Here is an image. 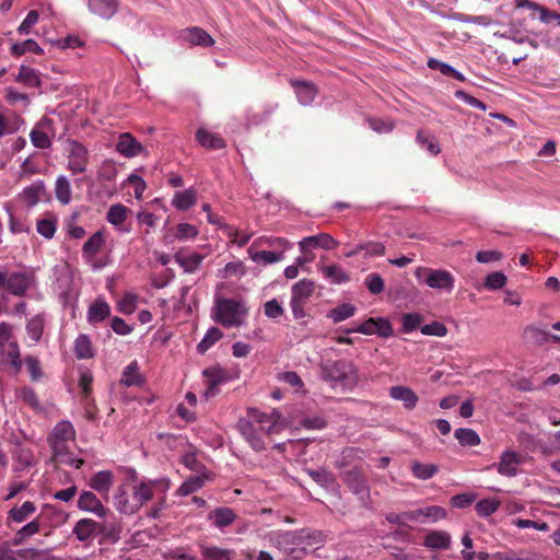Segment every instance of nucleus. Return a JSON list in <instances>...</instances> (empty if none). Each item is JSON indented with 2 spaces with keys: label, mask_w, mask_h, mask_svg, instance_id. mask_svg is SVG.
<instances>
[{
  "label": "nucleus",
  "mask_w": 560,
  "mask_h": 560,
  "mask_svg": "<svg viewBox=\"0 0 560 560\" xmlns=\"http://www.w3.org/2000/svg\"><path fill=\"white\" fill-rule=\"evenodd\" d=\"M279 418L280 415L276 410L266 413L257 409H252L248 411L247 420L253 421L254 425L257 427L261 432H264V434H270L276 431Z\"/></svg>",
  "instance_id": "ddd939ff"
},
{
  "label": "nucleus",
  "mask_w": 560,
  "mask_h": 560,
  "mask_svg": "<svg viewBox=\"0 0 560 560\" xmlns=\"http://www.w3.org/2000/svg\"><path fill=\"white\" fill-rule=\"evenodd\" d=\"M197 200V194L192 188L176 191L173 199L172 206L177 210H188L191 208Z\"/></svg>",
  "instance_id": "473e14b6"
},
{
  "label": "nucleus",
  "mask_w": 560,
  "mask_h": 560,
  "mask_svg": "<svg viewBox=\"0 0 560 560\" xmlns=\"http://www.w3.org/2000/svg\"><path fill=\"white\" fill-rule=\"evenodd\" d=\"M116 150L125 158L131 159L143 151V145L130 133L125 132L119 136Z\"/></svg>",
  "instance_id": "aec40b11"
},
{
  "label": "nucleus",
  "mask_w": 560,
  "mask_h": 560,
  "mask_svg": "<svg viewBox=\"0 0 560 560\" xmlns=\"http://www.w3.org/2000/svg\"><path fill=\"white\" fill-rule=\"evenodd\" d=\"M522 457L514 451H504L498 464H492L488 469L497 467L498 472L505 477H514L518 472V467L522 465Z\"/></svg>",
  "instance_id": "4468645a"
},
{
  "label": "nucleus",
  "mask_w": 560,
  "mask_h": 560,
  "mask_svg": "<svg viewBox=\"0 0 560 560\" xmlns=\"http://www.w3.org/2000/svg\"><path fill=\"white\" fill-rule=\"evenodd\" d=\"M37 508L32 501H24L20 505L11 508L7 515V525L11 526L12 523L22 524L30 520L36 512Z\"/></svg>",
  "instance_id": "a211bd4d"
},
{
  "label": "nucleus",
  "mask_w": 560,
  "mask_h": 560,
  "mask_svg": "<svg viewBox=\"0 0 560 560\" xmlns=\"http://www.w3.org/2000/svg\"><path fill=\"white\" fill-rule=\"evenodd\" d=\"M248 316V306L243 300L217 296L212 308V319L226 327L242 326Z\"/></svg>",
  "instance_id": "f257e3e1"
},
{
  "label": "nucleus",
  "mask_w": 560,
  "mask_h": 560,
  "mask_svg": "<svg viewBox=\"0 0 560 560\" xmlns=\"http://www.w3.org/2000/svg\"><path fill=\"white\" fill-rule=\"evenodd\" d=\"M198 143L207 149L219 150L225 148V141L217 133H212L206 128H199L196 132Z\"/></svg>",
  "instance_id": "c756f323"
},
{
  "label": "nucleus",
  "mask_w": 560,
  "mask_h": 560,
  "mask_svg": "<svg viewBox=\"0 0 560 560\" xmlns=\"http://www.w3.org/2000/svg\"><path fill=\"white\" fill-rule=\"evenodd\" d=\"M269 545L278 548L284 553H292L293 547L301 540V536L296 532L290 530H272L267 535Z\"/></svg>",
  "instance_id": "9b49d317"
},
{
  "label": "nucleus",
  "mask_w": 560,
  "mask_h": 560,
  "mask_svg": "<svg viewBox=\"0 0 560 560\" xmlns=\"http://www.w3.org/2000/svg\"><path fill=\"white\" fill-rule=\"evenodd\" d=\"M130 482L132 483L138 494L141 506H143L147 502L156 495H164L171 487L170 479L165 477L156 479H138L135 470H132Z\"/></svg>",
  "instance_id": "7ed1b4c3"
},
{
  "label": "nucleus",
  "mask_w": 560,
  "mask_h": 560,
  "mask_svg": "<svg viewBox=\"0 0 560 560\" xmlns=\"http://www.w3.org/2000/svg\"><path fill=\"white\" fill-rule=\"evenodd\" d=\"M386 521L392 524H397L399 526H407L409 523H415L413 511L402 512V513H387L385 516Z\"/></svg>",
  "instance_id": "69168bd1"
},
{
  "label": "nucleus",
  "mask_w": 560,
  "mask_h": 560,
  "mask_svg": "<svg viewBox=\"0 0 560 560\" xmlns=\"http://www.w3.org/2000/svg\"><path fill=\"white\" fill-rule=\"evenodd\" d=\"M66 151L68 153L67 168L73 174H82L89 164V150L77 140H68Z\"/></svg>",
  "instance_id": "0eeeda50"
},
{
  "label": "nucleus",
  "mask_w": 560,
  "mask_h": 560,
  "mask_svg": "<svg viewBox=\"0 0 560 560\" xmlns=\"http://www.w3.org/2000/svg\"><path fill=\"white\" fill-rule=\"evenodd\" d=\"M110 314V307L107 302L102 299L96 300L90 305L86 318L91 324L101 323L106 319Z\"/></svg>",
  "instance_id": "2f4dec72"
},
{
  "label": "nucleus",
  "mask_w": 560,
  "mask_h": 560,
  "mask_svg": "<svg viewBox=\"0 0 560 560\" xmlns=\"http://www.w3.org/2000/svg\"><path fill=\"white\" fill-rule=\"evenodd\" d=\"M104 235L101 231L95 232L83 245L82 256L93 270H100L107 265L106 260L97 259L96 254L104 245Z\"/></svg>",
  "instance_id": "1a4fd4ad"
},
{
  "label": "nucleus",
  "mask_w": 560,
  "mask_h": 560,
  "mask_svg": "<svg viewBox=\"0 0 560 560\" xmlns=\"http://www.w3.org/2000/svg\"><path fill=\"white\" fill-rule=\"evenodd\" d=\"M294 88L298 101L301 105L307 106L313 103L317 96V89L313 83L305 81H291Z\"/></svg>",
  "instance_id": "c85d7f7f"
},
{
  "label": "nucleus",
  "mask_w": 560,
  "mask_h": 560,
  "mask_svg": "<svg viewBox=\"0 0 560 560\" xmlns=\"http://www.w3.org/2000/svg\"><path fill=\"white\" fill-rule=\"evenodd\" d=\"M322 377L332 388L352 389L359 382L355 365L347 360L328 361L320 366Z\"/></svg>",
  "instance_id": "f03ea898"
},
{
  "label": "nucleus",
  "mask_w": 560,
  "mask_h": 560,
  "mask_svg": "<svg viewBox=\"0 0 560 560\" xmlns=\"http://www.w3.org/2000/svg\"><path fill=\"white\" fill-rule=\"evenodd\" d=\"M57 229V220L54 217L43 218L37 221V232L47 240L54 237Z\"/></svg>",
  "instance_id": "bf43d9fd"
},
{
  "label": "nucleus",
  "mask_w": 560,
  "mask_h": 560,
  "mask_svg": "<svg viewBox=\"0 0 560 560\" xmlns=\"http://www.w3.org/2000/svg\"><path fill=\"white\" fill-rule=\"evenodd\" d=\"M203 258H205L203 255L197 254V253H191V254L186 255V256H182V255H176L175 256L176 262L187 273L196 272L199 269Z\"/></svg>",
  "instance_id": "79ce46f5"
},
{
  "label": "nucleus",
  "mask_w": 560,
  "mask_h": 560,
  "mask_svg": "<svg viewBox=\"0 0 560 560\" xmlns=\"http://www.w3.org/2000/svg\"><path fill=\"white\" fill-rule=\"evenodd\" d=\"M199 230L196 225L190 223H179L174 229V240L185 242L194 240L198 236Z\"/></svg>",
  "instance_id": "de8ad7c7"
},
{
  "label": "nucleus",
  "mask_w": 560,
  "mask_h": 560,
  "mask_svg": "<svg viewBox=\"0 0 560 560\" xmlns=\"http://www.w3.org/2000/svg\"><path fill=\"white\" fill-rule=\"evenodd\" d=\"M439 468L434 464H423L420 462H413L411 464V471L413 476L420 480H428L432 478Z\"/></svg>",
  "instance_id": "8fccbe9b"
},
{
  "label": "nucleus",
  "mask_w": 560,
  "mask_h": 560,
  "mask_svg": "<svg viewBox=\"0 0 560 560\" xmlns=\"http://www.w3.org/2000/svg\"><path fill=\"white\" fill-rule=\"evenodd\" d=\"M203 375L208 378L209 386L206 390L207 396H213L219 384L226 381V374L221 368L214 366L203 371Z\"/></svg>",
  "instance_id": "58836bf2"
},
{
  "label": "nucleus",
  "mask_w": 560,
  "mask_h": 560,
  "mask_svg": "<svg viewBox=\"0 0 560 560\" xmlns=\"http://www.w3.org/2000/svg\"><path fill=\"white\" fill-rule=\"evenodd\" d=\"M182 39L195 46L210 47L214 39L202 28L194 26L182 32Z\"/></svg>",
  "instance_id": "a878e982"
},
{
  "label": "nucleus",
  "mask_w": 560,
  "mask_h": 560,
  "mask_svg": "<svg viewBox=\"0 0 560 560\" xmlns=\"http://www.w3.org/2000/svg\"><path fill=\"white\" fill-rule=\"evenodd\" d=\"M74 440L75 429L69 420L57 422L47 438L55 456L65 455L68 451L69 443Z\"/></svg>",
  "instance_id": "39448f33"
},
{
  "label": "nucleus",
  "mask_w": 560,
  "mask_h": 560,
  "mask_svg": "<svg viewBox=\"0 0 560 560\" xmlns=\"http://www.w3.org/2000/svg\"><path fill=\"white\" fill-rule=\"evenodd\" d=\"M415 523H435L446 517V511L442 506L429 505L413 510Z\"/></svg>",
  "instance_id": "cd10ccee"
},
{
  "label": "nucleus",
  "mask_w": 560,
  "mask_h": 560,
  "mask_svg": "<svg viewBox=\"0 0 560 560\" xmlns=\"http://www.w3.org/2000/svg\"><path fill=\"white\" fill-rule=\"evenodd\" d=\"M101 526L97 522L91 518H82L78 521L73 527V535L78 540L88 542L95 537Z\"/></svg>",
  "instance_id": "4be33fe9"
},
{
  "label": "nucleus",
  "mask_w": 560,
  "mask_h": 560,
  "mask_svg": "<svg viewBox=\"0 0 560 560\" xmlns=\"http://www.w3.org/2000/svg\"><path fill=\"white\" fill-rule=\"evenodd\" d=\"M120 383L127 387L143 385L144 378L142 377L136 361L131 362L124 369Z\"/></svg>",
  "instance_id": "72a5a7b5"
},
{
  "label": "nucleus",
  "mask_w": 560,
  "mask_h": 560,
  "mask_svg": "<svg viewBox=\"0 0 560 560\" xmlns=\"http://www.w3.org/2000/svg\"><path fill=\"white\" fill-rule=\"evenodd\" d=\"M237 429L254 451L261 452L266 448L262 440L264 432L255 427L253 421L240 419L237 422Z\"/></svg>",
  "instance_id": "f8f14e48"
},
{
  "label": "nucleus",
  "mask_w": 560,
  "mask_h": 560,
  "mask_svg": "<svg viewBox=\"0 0 560 560\" xmlns=\"http://www.w3.org/2000/svg\"><path fill=\"white\" fill-rule=\"evenodd\" d=\"M428 66L431 69H438L444 75L452 77L458 81H464V75L448 63L431 58L428 61Z\"/></svg>",
  "instance_id": "13d9d810"
},
{
  "label": "nucleus",
  "mask_w": 560,
  "mask_h": 560,
  "mask_svg": "<svg viewBox=\"0 0 560 560\" xmlns=\"http://www.w3.org/2000/svg\"><path fill=\"white\" fill-rule=\"evenodd\" d=\"M246 273V269L242 261H231L228 262L223 269L219 271V276L223 279H229L231 277H243Z\"/></svg>",
  "instance_id": "052dcab7"
},
{
  "label": "nucleus",
  "mask_w": 560,
  "mask_h": 560,
  "mask_svg": "<svg viewBox=\"0 0 560 560\" xmlns=\"http://www.w3.org/2000/svg\"><path fill=\"white\" fill-rule=\"evenodd\" d=\"M315 290V282L310 279H302L293 284L291 290V299L306 302Z\"/></svg>",
  "instance_id": "4c0bfd02"
},
{
  "label": "nucleus",
  "mask_w": 560,
  "mask_h": 560,
  "mask_svg": "<svg viewBox=\"0 0 560 560\" xmlns=\"http://www.w3.org/2000/svg\"><path fill=\"white\" fill-rule=\"evenodd\" d=\"M364 282L372 294H380L385 289L384 280L378 273L368 275Z\"/></svg>",
  "instance_id": "338daca9"
},
{
  "label": "nucleus",
  "mask_w": 560,
  "mask_h": 560,
  "mask_svg": "<svg viewBox=\"0 0 560 560\" xmlns=\"http://www.w3.org/2000/svg\"><path fill=\"white\" fill-rule=\"evenodd\" d=\"M19 347L13 336L12 326L7 322L0 323V362H4L5 355L12 351V348Z\"/></svg>",
  "instance_id": "bb28decb"
},
{
  "label": "nucleus",
  "mask_w": 560,
  "mask_h": 560,
  "mask_svg": "<svg viewBox=\"0 0 560 560\" xmlns=\"http://www.w3.org/2000/svg\"><path fill=\"white\" fill-rule=\"evenodd\" d=\"M495 560H545L541 556L537 553H527L523 551H515L509 549L506 551L495 552Z\"/></svg>",
  "instance_id": "603ef678"
},
{
  "label": "nucleus",
  "mask_w": 560,
  "mask_h": 560,
  "mask_svg": "<svg viewBox=\"0 0 560 560\" xmlns=\"http://www.w3.org/2000/svg\"><path fill=\"white\" fill-rule=\"evenodd\" d=\"M128 211V208L121 203L114 205L107 211V221L115 226H119L127 219Z\"/></svg>",
  "instance_id": "4d7b16f0"
},
{
  "label": "nucleus",
  "mask_w": 560,
  "mask_h": 560,
  "mask_svg": "<svg viewBox=\"0 0 560 560\" xmlns=\"http://www.w3.org/2000/svg\"><path fill=\"white\" fill-rule=\"evenodd\" d=\"M235 513L230 508H217L210 515L213 521V525L223 528L231 525L235 520Z\"/></svg>",
  "instance_id": "c03bdc74"
},
{
  "label": "nucleus",
  "mask_w": 560,
  "mask_h": 560,
  "mask_svg": "<svg viewBox=\"0 0 560 560\" xmlns=\"http://www.w3.org/2000/svg\"><path fill=\"white\" fill-rule=\"evenodd\" d=\"M113 504L119 513L125 515H132L142 508L132 483L128 481L117 487L113 495Z\"/></svg>",
  "instance_id": "423d86ee"
},
{
  "label": "nucleus",
  "mask_w": 560,
  "mask_h": 560,
  "mask_svg": "<svg viewBox=\"0 0 560 560\" xmlns=\"http://www.w3.org/2000/svg\"><path fill=\"white\" fill-rule=\"evenodd\" d=\"M345 483L358 497L362 505L369 506L370 487L366 479L358 470L348 471L345 476Z\"/></svg>",
  "instance_id": "9d476101"
},
{
  "label": "nucleus",
  "mask_w": 560,
  "mask_h": 560,
  "mask_svg": "<svg viewBox=\"0 0 560 560\" xmlns=\"http://www.w3.org/2000/svg\"><path fill=\"white\" fill-rule=\"evenodd\" d=\"M415 277L431 289L451 292L454 289L455 279L453 275L444 269H432L428 267H418L415 270Z\"/></svg>",
  "instance_id": "20e7f679"
},
{
  "label": "nucleus",
  "mask_w": 560,
  "mask_h": 560,
  "mask_svg": "<svg viewBox=\"0 0 560 560\" xmlns=\"http://www.w3.org/2000/svg\"><path fill=\"white\" fill-rule=\"evenodd\" d=\"M31 287V278L25 272L7 273L0 270V291L4 290L15 296H23Z\"/></svg>",
  "instance_id": "6e6552de"
},
{
  "label": "nucleus",
  "mask_w": 560,
  "mask_h": 560,
  "mask_svg": "<svg viewBox=\"0 0 560 560\" xmlns=\"http://www.w3.org/2000/svg\"><path fill=\"white\" fill-rule=\"evenodd\" d=\"M42 529V522L39 516L33 518L23 525L13 537V545L19 546L24 544L28 538L38 534Z\"/></svg>",
  "instance_id": "7c9ffc66"
},
{
  "label": "nucleus",
  "mask_w": 560,
  "mask_h": 560,
  "mask_svg": "<svg viewBox=\"0 0 560 560\" xmlns=\"http://www.w3.org/2000/svg\"><path fill=\"white\" fill-rule=\"evenodd\" d=\"M114 481V474L110 470H101L91 477L89 486L103 497H108Z\"/></svg>",
  "instance_id": "5701e85b"
},
{
  "label": "nucleus",
  "mask_w": 560,
  "mask_h": 560,
  "mask_svg": "<svg viewBox=\"0 0 560 560\" xmlns=\"http://www.w3.org/2000/svg\"><path fill=\"white\" fill-rule=\"evenodd\" d=\"M325 279L334 284L347 283L350 280L348 272L339 265L332 264L322 268Z\"/></svg>",
  "instance_id": "e433bc0d"
},
{
  "label": "nucleus",
  "mask_w": 560,
  "mask_h": 560,
  "mask_svg": "<svg viewBox=\"0 0 560 560\" xmlns=\"http://www.w3.org/2000/svg\"><path fill=\"white\" fill-rule=\"evenodd\" d=\"M451 536L445 532H431L425 538L423 545L431 549H446L450 547Z\"/></svg>",
  "instance_id": "37998d69"
},
{
  "label": "nucleus",
  "mask_w": 560,
  "mask_h": 560,
  "mask_svg": "<svg viewBox=\"0 0 560 560\" xmlns=\"http://www.w3.org/2000/svg\"><path fill=\"white\" fill-rule=\"evenodd\" d=\"M389 397L394 400L401 401L404 407L408 410H412L419 398L417 394L408 386H393L389 388Z\"/></svg>",
  "instance_id": "393cba45"
},
{
  "label": "nucleus",
  "mask_w": 560,
  "mask_h": 560,
  "mask_svg": "<svg viewBox=\"0 0 560 560\" xmlns=\"http://www.w3.org/2000/svg\"><path fill=\"white\" fill-rule=\"evenodd\" d=\"M11 52L14 56H22L25 52H34L36 55L43 54V49L34 39H26L22 43H14L11 46Z\"/></svg>",
  "instance_id": "6e6d98bb"
},
{
  "label": "nucleus",
  "mask_w": 560,
  "mask_h": 560,
  "mask_svg": "<svg viewBox=\"0 0 560 560\" xmlns=\"http://www.w3.org/2000/svg\"><path fill=\"white\" fill-rule=\"evenodd\" d=\"M338 245V242L327 233H319L317 235L306 236L299 242L300 249L305 252L310 248H324L332 249Z\"/></svg>",
  "instance_id": "f3484780"
},
{
  "label": "nucleus",
  "mask_w": 560,
  "mask_h": 560,
  "mask_svg": "<svg viewBox=\"0 0 560 560\" xmlns=\"http://www.w3.org/2000/svg\"><path fill=\"white\" fill-rule=\"evenodd\" d=\"M117 0H88L89 11L104 20L112 19L118 11Z\"/></svg>",
  "instance_id": "412c9836"
},
{
  "label": "nucleus",
  "mask_w": 560,
  "mask_h": 560,
  "mask_svg": "<svg viewBox=\"0 0 560 560\" xmlns=\"http://www.w3.org/2000/svg\"><path fill=\"white\" fill-rule=\"evenodd\" d=\"M499 501L495 499H482L476 504V511L479 516H490L499 509Z\"/></svg>",
  "instance_id": "0e129e2a"
},
{
  "label": "nucleus",
  "mask_w": 560,
  "mask_h": 560,
  "mask_svg": "<svg viewBox=\"0 0 560 560\" xmlns=\"http://www.w3.org/2000/svg\"><path fill=\"white\" fill-rule=\"evenodd\" d=\"M45 318L42 314L33 316L26 324L27 336L34 343H37L44 331Z\"/></svg>",
  "instance_id": "49530a36"
},
{
  "label": "nucleus",
  "mask_w": 560,
  "mask_h": 560,
  "mask_svg": "<svg viewBox=\"0 0 560 560\" xmlns=\"http://www.w3.org/2000/svg\"><path fill=\"white\" fill-rule=\"evenodd\" d=\"M73 351L80 360L93 358L94 349L91 338L85 334H80L74 340Z\"/></svg>",
  "instance_id": "f704fd0d"
},
{
  "label": "nucleus",
  "mask_w": 560,
  "mask_h": 560,
  "mask_svg": "<svg viewBox=\"0 0 560 560\" xmlns=\"http://www.w3.org/2000/svg\"><path fill=\"white\" fill-rule=\"evenodd\" d=\"M417 141L423 149H425L428 152H430L433 155L439 154L441 151L435 139L424 131L418 132Z\"/></svg>",
  "instance_id": "e2e57ef3"
},
{
  "label": "nucleus",
  "mask_w": 560,
  "mask_h": 560,
  "mask_svg": "<svg viewBox=\"0 0 560 560\" xmlns=\"http://www.w3.org/2000/svg\"><path fill=\"white\" fill-rule=\"evenodd\" d=\"M50 129V119H42L30 133L32 144L38 149L49 148L51 145V137L49 136L47 130Z\"/></svg>",
  "instance_id": "6ab92c4d"
},
{
  "label": "nucleus",
  "mask_w": 560,
  "mask_h": 560,
  "mask_svg": "<svg viewBox=\"0 0 560 560\" xmlns=\"http://www.w3.org/2000/svg\"><path fill=\"white\" fill-rule=\"evenodd\" d=\"M46 191L45 184L38 179L25 187L19 195L20 200L27 207H34L44 197Z\"/></svg>",
  "instance_id": "b1692460"
},
{
  "label": "nucleus",
  "mask_w": 560,
  "mask_h": 560,
  "mask_svg": "<svg viewBox=\"0 0 560 560\" xmlns=\"http://www.w3.org/2000/svg\"><path fill=\"white\" fill-rule=\"evenodd\" d=\"M248 253L253 261L265 265L275 264L283 259V253L281 252L260 250L253 253L252 249H248Z\"/></svg>",
  "instance_id": "864d4df0"
},
{
  "label": "nucleus",
  "mask_w": 560,
  "mask_h": 560,
  "mask_svg": "<svg viewBox=\"0 0 560 560\" xmlns=\"http://www.w3.org/2000/svg\"><path fill=\"white\" fill-rule=\"evenodd\" d=\"M182 463L186 468L195 472V475L214 474L199 460V454L195 451L183 454Z\"/></svg>",
  "instance_id": "c9c22d12"
},
{
  "label": "nucleus",
  "mask_w": 560,
  "mask_h": 560,
  "mask_svg": "<svg viewBox=\"0 0 560 560\" xmlns=\"http://www.w3.org/2000/svg\"><path fill=\"white\" fill-rule=\"evenodd\" d=\"M222 331L217 327H211L207 330L206 335L201 339V341L197 346V350L199 353H205L208 349H210L217 341L222 338Z\"/></svg>",
  "instance_id": "5fc2aeb1"
},
{
  "label": "nucleus",
  "mask_w": 560,
  "mask_h": 560,
  "mask_svg": "<svg viewBox=\"0 0 560 560\" xmlns=\"http://www.w3.org/2000/svg\"><path fill=\"white\" fill-rule=\"evenodd\" d=\"M78 508L81 511L90 512L98 517H105L108 509H106L97 495L92 491H83L78 499Z\"/></svg>",
  "instance_id": "2eb2a0df"
},
{
  "label": "nucleus",
  "mask_w": 560,
  "mask_h": 560,
  "mask_svg": "<svg viewBox=\"0 0 560 560\" xmlns=\"http://www.w3.org/2000/svg\"><path fill=\"white\" fill-rule=\"evenodd\" d=\"M421 334L425 336L444 337L447 334V328L443 323L432 322L420 327Z\"/></svg>",
  "instance_id": "774afa93"
},
{
  "label": "nucleus",
  "mask_w": 560,
  "mask_h": 560,
  "mask_svg": "<svg viewBox=\"0 0 560 560\" xmlns=\"http://www.w3.org/2000/svg\"><path fill=\"white\" fill-rule=\"evenodd\" d=\"M423 320V317L418 313H407L401 317V329L404 332L409 334L418 329Z\"/></svg>",
  "instance_id": "680f3d73"
},
{
  "label": "nucleus",
  "mask_w": 560,
  "mask_h": 560,
  "mask_svg": "<svg viewBox=\"0 0 560 560\" xmlns=\"http://www.w3.org/2000/svg\"><path fill=\"white\" fill-rule=\"evenodd\" d=\"M19 83L24 84L27 88H39L42 80L39 72L31 67L21 66L18 77L15 79Z\"/></svg>",
  "instance_id": "ea45409f"
},
{
  "label": "nucleus",
  "mask_w": 560,
  "mask_h": 560,
  "mask_svg": "<svg viewBox=\"0 0 560 560\" xmlns=\"http://www.w3.org/2000/svg\"><path fill=\"white\" fill-rule=\"evenodd\" d=\"M221 229L231 242L240 247L246 245L253 236V233L241 232L238 229L228 224L221 225Z\"/></svg>",
  "instance_id": "09e8293b"
},
{
  "label": "nucleus",
  "mask_w": 560,
  "mask_h": 560,
  "mask_svg": "<svg viewBox=\"0 0 560 560\" xmlns=\"http://www.w3.org/2000/svg\"><path fill=\"white\" fill-rule=\"evenodd\" d=\"M455 438L463 446H476L480 444V438L472 429L460 428L455 430Z\"/></svg>",
  "instance_id": "3c124183"
},
{
  "label": "nucleus",
  "mask_w": 560,
  "mask_h": 560,
  "mask_svg": "<svg viewBox=\"0 0 560 560\" xmlns=\"http://www.w3.org/2000/svg\"><path fill=\"white\" fill-rule=\"evenodd\" d=\"M215 474L192 475L175 491L177 497H187L200 490L207 482L213 481Z\"/></svg>",
  "instance_id": "dca6fc26"
},
{
  "label": "nucleus",
  "mask_w": 560,
  "mask_h": 560,
  "mask_svg": "<svg viewBox=\"0 0 560 560\" xmlns=\"http://www.w3.org/2000/svg\"><path fill=\"white\" fill-rule=\"evenodd\" d=\"M55 196L61 205H69L72 197V189L69 179L59 175L55 183Z\"/></svg>",
  "instance_id": "a19ab883"
},
{
  "label": "nucleus",
  "mask_w": 560,
  "mask_h": 560,
  "mask_svg": "<svg viewBox=\"0 0 560 560\" xmlns=\"http://www.w3.org/2000/svg\"><path fill=\"white\" fill-rule=\"evenodd\" d=\"M357 312V307L350 303H343L331 308L327 313V318L331 319L335 324L343 322L352 317Z\"/></svg>",
  "instance_id": "a18cd8bd"
}]
</instances>
